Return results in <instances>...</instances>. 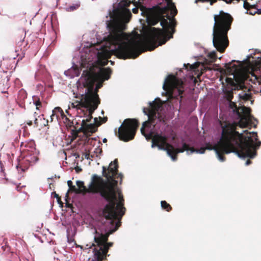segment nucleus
<instances>
[{"mask_svg":"<svg viewBox=\"0 0 261 261\" xmlns=\"http://www.w3.org/2000/svg\"><path fill=\"white\" fill-rule=\"evenodd\" d=\"M55 77H57V83L59 84V85L63 86L64 85V81L61 78V76L59 73H56L55 74Z\"/></svg>","mask_w":261,"mask_h":261,"instance_id":"obj_29","label":"nucleus"},{"mask_svg":"<svg viewBox=\"0 0 261 261\" xmlns=\"http://www.w3.org/2000/svg\"><path fill=\"white\" fill-rule=\"evenodd\" d=\"M58 218H59V216H57V215H55V217H54V219L55 220H58Z\"/></svg>","mask_w":261,"mask_h":261,"instance_id":"obj_46","label":"nucleus"},{"mask_svg":"<svg viewBox=\"0 0 261 261\" xmlns=\"http://www.w3.org/2000/svg\"><path fill=\"white\" fill-rule=\"evenodd\" d=\"M225 67L229 72H234L238 70V67L235 64H232L231 63H226Z\"/></svg>","mask_w":261,"mask_h":261,"instance_id":"obj_23","label":"nucleus"},{"mask_svg":"<svg viewBox=\"0 0 261 261\" xmlns=\"http://www.w3.org/2000/svg\"><path fill=\"white\" fill-rule=\"evenodd\" d=\"M67 185L69 187V190L67 192H66V207H70V204L68 203L67 200V198L68 197V193L70 192H73L75 193H80L81 191L76 188L75 186L72 185V182L71 180L67 181Z\"/></svg>","mask_w":261,"mask_h":261,"instance_id":"obj_20","label":"nucleus"},{"mask_svg":"<svg viewBox=\"0 0 261 261\" xmlns=\"http://www.w3.org/2000/svg\"><path fill=\"white\" fill-rule=\"evenodd\" d=\"M0 166H1V170L2 171L3 169V163L1 161H0Z\"/></svg>","mask_w":261,"mask_h":261,"instance_id":"obj_44","label":"nucleus"},{"mask_svg":"<svg viewBox=\"0 0 261 261\" xmlns=\"http://www.w3.org/2000/svg\"><path fill=\"white\" fill-rule=\"evenodd\" d=\"M66 128H67L68 127H71V124H70V120H69V119L66 117Z\"/></svg>","mask_w":261,"mask_h":261,"instance_id":"obj_35","label":"nucleus"},{"mask_svg":"<svg viewBox=\"0 0 261 261\" xmlns=\"http://www.w3.org/2000/svg\"><path fill=\"white\" fill-rule=\"evenodd\" d=\"M77 132H74V134H73L72 135H73V136H74V135H75V136H76V135H77Z\"/></svg>","mask_w":261,"mask_h":261,"instance_id":"obj_48","label":"nucleus"},{"mask_svg":"<svg viewBox=\"0 0 261 261\" xmlns=\"http://www.w3.org/2000/svg\"><path fill=\"white\" fill-rule=\"evenodd\" d=\"M139 123L136 119L127 118L124 120L118 129V137L120 140L127 142L133 140L139 127Z\"/></svg>","mask_w":261,"mask_h":261,"instance_id":"obj_13","label":"nucleus"},{"mask_svg":"<svg viewBox=\"0 0 261 261\" xmlns=\"http://www.w3.org/2000/svg\"><path fill=\"white\" fill-rule=\"evenodd\" d=\"M199 65V63L196 62L194 64H190L188 63L187 64H184V66L186 67V68L189 70H195L198 69Z\"/></svg>","mask_w":261,"mask_h":261,"instance_id":"obj_24","label":"nucleus"},{"mask_svg":"<svg viewBox=\"0 0 261 261\" xmlns=\"http://www.w3.org/2000/svg\"><path fill=\"white\" fill-rule=\"evenodd\" d=\"M80 6V3L79 2H76L75 4H73V5L70 6L69 8H66L67 11H73L76 9H77Z\"/></svg>","mask_w":261,"mask_h":261,"instance_id":"obj_28","label":"nucleus"},{"mask_svg":"<svg viewBox=\"0 0 261 261\" xmlns=\"http://www.w3.org/2000/svg\"><path fill=\"white\" fill-rule=\"evenodd\" d=\"M141 15L146 16L149 24L154 25L160 21L163 29L151 28L148 37L144 41V45L148 50L152 51L160 45L165 44L169 39L173 38L172 30L170 27L166 15L162 14L160 10L159 13H153L152 10L141 5L140 7Z\"/></svg>","mask_w":261,"mask_h":261,"instance_id":"obj_4","label":"nucleus"},{"mask_svg":"<svg viewBox=\"0 0 261 261\" xmlns=\"http://www.w3.org/2000/svg\"><path fill=\"white\" fill-rule=\"evenodd\" d=\"M35 79L38 81H41L43 84H39L37 86V89L40 92V96H33L32 99L34 104L38 110H40L42 107L41 100L50 96L51 89L53 87V80L50 74L46 71L45 67L40 65L39 69L35 73Z\"/></svg>","mask_w":261,"mask_h":261,"instance_id":"obj_8","label":"nucleus"},{"mask_svg":"<svg viewBox=\"0 0 261 261\" xmlns=\"http://www.w3.org/2000/svg\"><path fill=\"white\" fill-rule=\"evenodd\" d=\"M239 96L240 98L245 100H248L251 98V94L250 93H244V92L239 94Z\"/></svg>","mask_w":261,"mask_h":261,"instance_id":"obj_27","label":"nucleus"},{"mask_svg":"<svg viewBox=\"0 0 261 261\" xmlns=\"http://www.w3.org/2000/svg\"><path fill=\"white\" fill-rule=\"evenodd\" d=\"M110 54L107 50L98 52L97 61L92 64L88 69L83 71V75L87 79L91 85L97 82L96 88L98 89L102 86V83L110 78L112 70L110 68H103L102 66L108 64Z\"/></svg>","mask_w":261,"mask_h":261,"instance_id":"obj_6","label":"nucleus"},{"mask_svg":"<svg viewBox=\"0 0 261 261\" xmlns=\"http://www.w3.org/2000/svg\"><path fill=\"white\" fill-rule=\"evenodd\" d=\"M57 201L60 208H62L63 207L64 203L62 202L61 198L60 197H59L58 198H57Z\"/></svg>","mask_w":261,"mask_h":261,"instance_id":"obj_34","label":"nucleus"},{"mask_svg":"<svg viewBox=\"0 0 261 261\" xmlns=\"http://www.w3.org/2000/svg\"><path fill=\"white\" fill-rule=\"evenodd\" d=\"M251 163V161L250 160H247V161L246 162V165H249Z\"/></svg>","mask_w":261,"mask_h":261,"instance_id":"obj_43","label":"nucleus"},{"mask_svg":"<svg viewBox=\"0 0 261 261\" xmlns=\"http://www.w3.org/2000/svg\"><path fill=\"white\" fill-rule=\"evenodd\" d=\"M217 0H210L209 2H210V5H212L214 3H216Z\"/></svg>","mask_w":261,"mask_h":261,"instance_id":"obj_42","label":"nucleus"},{"mask_svg":"<svg viewBox=\"0 0 261 261\" xmlns=\"http://www.w3.org/2000/svg\"><path fill=\"white\" fill-rule=\"evenodd\" d=\"M210 57L212 59H215L216 58V53H211L210 54Z\"/></svg>","mask_w":261,"mask_h":261,"instance_id":"obj_40","label":"nucleus"},{"mask_svg":"<svg viewBox=\"0 0 261 261\" xmlns=\"http://www.w3.org/2000/svg\"><path fill=\"white\" fill-rule=\"evenodd\" d=\"M109 233L100 234L97 237H94L95 242L96 245L93 244V246H97L93 250L95 258L96 261H103L107 260V256L110 247L113 246V243L108 242Z\"/></svg>","mask_w":261,"mask_h":261,"instance_id":"obj_12","label":"nucleus"},{"mask_svg":"<svg viewBox=\"0 0 261 261\" xmlns=\"http://www.w3.org/2000/svg\"><path fill=\"white\" fill-rule=\"evenodd\" d=\"M27 97V92L23 89H20L18 93L17 98L16 99V102L20 108H24V100Z\"/></svg>","mask_w":261,"mask_h":261,"instance_id":"obj_19","label":"nucleus"},{"mask_svg":"<svg viewBox=\"0 0 261 261\" xmlns=\"http://www.w3.org/2000/svg\"><path fill=\"white\" fill-rule=\"evenodd\" d=\"M76 185L78 187L77 189H79V190H80V189H82V188H83L84 190H86V187H85L83 181L77 180L76 181Z\"/></svg>","mask_w":261,"mask_h":261,"instance_id":"obj_32","label":"nucleus"},{"mask_svg":"<svg viewBox=\"0 0 261 261\" xmlns=\"http://www.w3.org/2000/svg\"><path fill=\"white\" fill-rule=\"evenodd\" d=\"M132 11L134 14H137L139 12L138 8L136 7V8H133L132 10Z\"/></svg>","mask_w":261,"mask_h":261,"instance_id":"obj_37","label":"nucleus"},{"mask_svg":"<svg viewBox=\"0 0 261 261\" xmlns=\"http://www.w3.org/2000/svg\"><path fill=\"white\" fill-rule=\"evenodd\" d=\"M84 103L85 107L88 108L89 115L86 120H83L82 122V128L85 134L93 133L96 132V128L95 124H88L92 119V114L94 111L97 108L98 105L100 103V99L97 92L91 93L86 95L84 98Z\"/></svg>","mask_w":261,"mask_h":261,"instance_id":"obj_11","label":"nucleus"},{"mask_svg":"<svg viewBox=\"0 0 261 261\" xmlns=\"http://www.w3.org/2000/svg\"><path fill=\"white\" fill-rule=\"evenodd\" d=\"M213 43L217 50L223 53L229 45L228 31L230 29L233 18L228 13L221 11L214 15Z\"/></svg>","mask_w":261,"mask_h":261,"instance_id":"obj_7","label":"nucleus"},{"mask_svg":"<svg viewBox=\"0 0 261 261\" xmlns=\"http://www.w3.org/2000/svg\"><path fill=\"white\" fill-rule=\"evenodd\" d=\"M193 148H194L190 147L186 143H184L182 147L180 148H175L172 145V147H170L169 150L170 151V152L168 154L171 158L173 161H176L177 159V155L178 153L184 152L185 151H190L191 153H192L195 152V151H192Z\"/></svg>","mask_w":261,"mask_h":261,"instance_id":"obj_18","label":"nucleus"},{"mask_svg":"<svg viewBox=\"0 0 261 261\" xmlns=\"http://www.w3.org/2000/svg\"><path fill=\"white\" fill-rule=\"evenodd\" d=\"M257 13L259 14H261V9H258L257 10Z\"/></svg>","mask_w":261,"mask_h":261,"instance_id":"obj_45","label":"nucleus"},{"mask_svg":"<svg viewBox=\"0 0 261 261\" xmlns=\"http://www.w3.org/2000/svg\"><path fill=\"white\" fill-rule=\"evenodd\" d=\"M68 242L70 243L74 242V244H75V241H74L73 239L68 238Z\"/></svg>","mask_w":261,"mask_h":261,"instance_id":"obj_39","label":"nucleus"},{"mask_svg":"<svg viewBox=\"0 0 261 261\" xmlns=\"http://www.w3.org/2000/svg\"><path fill=\"white\" fill-rule=\"evenodd\" d=\"M165 1L167 4L166 6L163 8H159V10L162 14L166 15V17L170 21V27L172 30V33H175L177 25L175 16L177 14V10L172 0H165Z\"/></svg>","mask_w":261,"mask_h":261,"instance_id":"obj_15","label":"nucleus"},{"mask_svg":"<svg viewBox=\"0 0 261 261\" xmlns=\"http://www.w3.org/2000/svg\"><path fill=\"white\" fill-rule=\"evenodd\" d=\"M107 141V139H106V138L103 139V142H106Z\"/></svg>","mask_w":261,"mask_h":261,"instance_id":"obj_50","label":"nucleus"},{"mask_svg":"<svg viewBox=\"0 0 261 261\" xmlns=\"http://www.w3.org/2000/svg\"><path fill=\"white\" fill-rule=\"evenodd\" d=\"M219 125L222 131L220 140L216 144L213 146L210 143H206L205 147L200 149L193 148L192 151L202 154L206 149L214 150L221 162L226 160L224 154L231 152L236 153L240 158H253L256 156V147H259L261 144L259 141L254 143L258 140L257 133H250L245 130L243 133L247 135L245 136L243 133L236 131V123L219 120Z\"/></svg>","mask_w":261,"mask_h":261,"instance_id":"obj_1","label":"nucleus"},{"mask_svg":"<svg viewBox=\"0 0 261 261\" xmlns=\"http://www.w3.org/2000/svg\"><path fill=\"white\" fill-rule=\"evenodd\" d=\"M54 117H56L58 122L62 134L56 138L53 142V145L56 148L58 157L63 159L65 155V115L60 107H56L52 111V115L50 116L51 121H53Z\"/></svg>","mask_w":261,"mask_h":261,"instance_id":"obj_10","label":"nucleus"},{"mask_svg":"<svg viewBox=\"0 0 261 261\" xmlns=\"http://www.w3.org/2000/svg\"><path fill=\"white\" fill-rule=\"evenodd\" d=\"M226 81L228 83H230V84H231V83H233V81H232V80L231 78L227 77L226 79Z\"/></svg>","mask_w":261,"mask_h":261,"instance_id":"obj_38","label":"nucleus"},{"mask_svg":"<svg viewBox=\"0 0 261 261\" xmlns=\"http://www.w3.org/2000/svg\"><path fill=\"white\" fill-rule=\"evenodd\" d=\"M161 204L162 208L167 212H170L172 209L171 206L165 200L161 201Z\"/></svg>","mask_w":261,"mask_h":261,"instance_id":"obj_25","label":"nucleus"},{"mask_svg":"<svg viewBox=\"0 0 261 261\" xmlns=\"http://www.w3.org/2000/svg\"><path fill=\"white\" fill-rule=\"evenodd\" d=\"M229 107L232 109L233 113H236L239 117L241 116V113L240 112V108H238L236 103L232 102L231 100L229 101Z\"/></svg>","mask_w":261,"mask_h":261,"instance_id":"obj_22","label":"nucleus"},{"mask_svg":"<svg viewBox=\"0 0 261 261\" xmlns=\"http://www.w3.org/2000/svg\"><path fill=\"white\" fill-rule=\"evenodd\" d=\"M38 161V158L36 156H26L21 161H19L16 165V168L18 171L19 169L24 172L27 170L30 165L35 163Z\"/></svg>","mask_w":261,"mask_h":261,"instance_id":"obj_17","label":"nucleus"},{"mask_svg":"<svg viewBox=\"0 0 261 261\" xmlns=\"http://www.w3.org/2000/svg\"><path fill=\"white\" fill-rule=\"evenodd\" d=\"M224 97L228 101H231L233 97L232 90H225L224 91Z\"/></svg>","mask_w":261,"mask_h":261,"instance_id":"obj_26","label":"nucleus"},{"mask_svg":"<svg viewBox=\"0 0 261 261\" xmlns=\"http://www.w3.org/2000/svg\"><path fill=\"white\" fill-rule=\"evenodd\" d=\"M66 113H68V111H67V110H66Z\"/></svg>","mask_w":261,"mask_h":261,"instance_id":"obj_54","label":"nucleus"},{"mask_svg":"<svg viewBox=\"0 0 261 261\" xmlns=\"http://www.w3.org/2000/svg\"><path fill=\"white\" fill-rule=\"evenodd\" d=\"M116 187H114V191L116 196V199L114 200V205L112 206L110 210L105 211L106 208V205L102 211L104 217L107 220L110 221L109 223L112 226H115L114 229L111 230V233L116 231L120 226V221L122 216L124 215L125 211V208L123 206L124 200L121 192H118L119 202L117 203Z\"/></svg>","mask_w":261,"mask_h":261,"instance_id":"obj_9","label":"nucleus"},{"mask_svg":"<svg viewBox=\"0 0 261 261\" xmlns=\"http://www.w3.org/2000/svg\"><path fill=\"white\" fill-rule=\"evenodd\" d=\"M64 74L65 75V70L63 72Z\"/></svg>","mask_w":261,"mask_h":261,"instance_id":"obj_53","label":"nucleus"},{"mask_svg":"<svg viewBox=\"0 0 261 261\" xmlns=\"http://www.w3.org/2000/svg\"><path fill=\"white\" fill-rule=\"evenodd\" d=\"M64 161H62V165H61V167H62V166H64Z\"/></svg>","mask_w":261,"mask_h":261,"instance_id":"obj_51","label":"nucleus"},{"mask_svg":"<svg viewBox=\"0 0 261 261\" xmlns=\"http://www.w3.org/2000/svg\"><path fill=\"white\" fill-rule=\"evenodd\" d=\"M243 6L246 10H249L250 8H255V6L251 5L247 1H244Z\"/></svg>","mask_w":261,"mask_h":261,"instance_id":"obj_31","label":"nucleus"},{"mask_svg":"<svg viewBox=\"0 0 261 261\" xmlns=\"http://www.w3.org/2000/svg\"><path fill=\"white\" fill-rule=\"evenodd\" d=\"M65 212H64V210L62 209V212L60 215V222L63 226H65Z\"/></svg>","mask_w":261,"mask_h":261,"instance_id":"obj_30","label":"nucleus"},{"mask_svg":"<svg viewBox=\"0 0 261 261\" xmlns=\"http://www.w3.org/2000/svg\"><path fill=\"white\" fill-rule=\"evenodd\" d=\"M103 122H106V121L107 120V117L103 118Z\"/></svg>","mask_w":261,"mask_h":261,"instance_id":"obj_47","label":"nucleus"},{"mask_svg":"<svg viewBox=\"0 0 261 261\" xmlns=\"http://www.w3.org/2000/svg\"><path fill=\"white\" fill-rule=\"evenodd\" d=\"M53 179V177H48V178H47V180L49 181L50 179H51V180H52ZM48 184H49V188L51 189V183H49V182H48Z\"/></svg>","mask_w":261,"mask_h":261,"instance_id":"obj_41","label":"nucleus"},{"mask_svg":"<svg viewBox=\"0 0 261 261\" xmlns=\"http://www.w3.org/2000/svg\"><path fill=\"white\" fill-rule=\"evenodd\" d=\"M118 162L115 159L113 162H111L108 168L102 167V175L107 178L105 181L101 177L97 175L92 176V180L89 186V191L92 193L99 192L103 198L109 203L106 204L105 211H108L114 205V200L116 199L114 191V187H117L118 181L115 178L120 179V183L122 181L123 175L121 173H118Z\"/></svg>","mask_w":261,"mask_h":261,"instance_id":"obj_5","label":"nucleus"},{"mask_svg":"<svg viewBox=\"0 0 261 261\" xmlns=\"http://www.w3.org/2000/svg\"><path fill=\"white\" fill-rule=\"evenodd\" d=\"M51 197H53L54 198H58L59 196L58 194H57L55 192H53L51 193Z\"/></svg>","mask_w":261,"mask_h":261,"instance_id":"obj_36","label":"nucleus"},{"mask_svg":"<svg viewBox=\"0 0 261 261\" xmlns=\"http://www.w3.org/2000/svg\"><path fill=\"white\" fill-rule=\"evenodd\" d=\"M133 0L121 2L117 8L110 12L112 21L109 24L110 34L108 40L111 44L117 45L111 50L113 55L121 59H136L141 53L139 42L135 40H129V36L124 32L126 28L125 23L129 21L132 13L127 8Z\"/></svg>","mask_w":261,"mask_h":261,"instance_id":"obj_2","label":"nucleus"},{"mask_svg":"<svg viewBox=\"0 0 261 261\" xmlns=\"http://www.w3.org/2000/svg\"><path fill=\"white\" fill-rule=\"evenodd\" d=\"M240 110H241L240 120H239L238 123L233 122L232 123H236V129L238 126H239L240 127L244 128L247 127L250 125V119L249 117L250 115V109L248 108H246L245 107H243L240 108ZM231 123V122H230Z\"/></svg>","mask_w":261,"mask_h":261,"instance_id":"obj_16","label":"nucleus"},{"mask_svg":"<svg viewBox=\"0 0 261 261\" xmlns=\"http://www.w3.org/2000/svg\"><path fill=\"white\" fill-rule=\"evenodd\" d=\"M237 88L238 90H244L247 88L245 87L243 83H240L237 85Z\"/></svg>","mask_w":261,"mask_h":261,"instance_id":"obj_33","label":"nucleus"},{"mask_svg":"<svg viewBox=\"0 0 261 261\" xmlns=\"http://www.w3.org/2000/svg\"><path fill=\"white\" fill-rule=\"evenodd\" d=\"M60 0H57V5H59Z\"/></svg>","mask_w":261,"mask_h":261,"instance_id":"obj_49","label":"nucleus"},{"mask_svg":"<svg viewBox=\"0 0 261 261\" xmlns=\"http://www.w3.org/2000/svg\"><path fill=\"white\" fill-rule=\"evenodd\" d=\"M250 65L253 70L259 69L261 66V57H258L256 60L252 61Z\"/></svg>","mask_w":261,"mask_h":261,"instance_id":"obj_21","label":"nucleus"},{"mask_svg":"<svg viewBox=\"0 0 261 261\" xmlns=\"http://www.w3.org/2000/svg\"><path fill=\"white\" fill-rule=\"evenodd\" d=\"M162 103L159 98L150 102L149 108H143V113L148 116V120L143 123L141 132L146 140L151 139L152 148L158 147L159 149L166 151L167 154H169V149L172 147V145L167 142V137L158 133L154 134L151 128V126L154 128L158 122L166 123V115L162 113Z\"/></svg>","mask_w":261,"mask_h":261,"instance_id":"obj_3","label":"nucleus"},{"mask_svg":"<svg viewBox=\"0 0 261 261\" xmlns=\"http://www.w3.org/2000/svg\"><path fill=\"white\" fill-rule=\"evenodd\" d=\"M163 88L167 92L173 94L174 92H177V96L182 98L181 95L184 92L183 82L180 79L173 75H170L166 80Z\"/></svg>","mask_w":261,"mask_h":261,"instance_id":"obj_14","label":"nucleus"},{"mask_svg":"<svg viewBox=\"0 0 261 261\" xmlns=\"http://www.w3.org/2000/svg\"><path fill=\"white\" fill-rule=\"evenodd\" d=\"M94 121H95V122H96V121H97V118H94Z\"/></svg>","mask_w":261,"mask_h":261,"instance_id":"obj_52","label":"nucleus"}]
</instances>
